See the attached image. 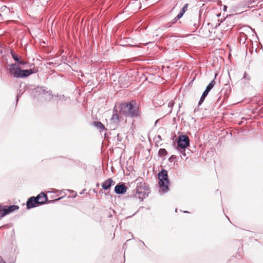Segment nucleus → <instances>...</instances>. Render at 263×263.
<instances>
[{
	"label": "nucleus",
	"instance_id": "obj_1",
	"mask_svg": "<svg viewBox=\"0 0 263 263\" xmlns=\"http://www.w3.org/2000/svg\"><path fill=\"white\" fill-rule=\"evenodd\" d=\"M120 112L132 118L138 117L140 115L139 107L135 101L121 104Z\"/></svg>",
	"mask_w": 263,
	"mask_h": 263
},
{
	"label": "nucleus",
	"instance_id": "obj_2",
	"mask_svg": "<svg viewBox=\"0 0 263 263\" xmlns=\"http://www.w3.org/2000/svg\"><path fill=\"white\" fill-rule=\"evenodd\" d=\"M158 178L159 180V185L161 190L163 192H167L168 190L169 180L168 179L167 172L165 170H162L158 174Z\"/></svg>",
	"mask_w": 263,
	"mask_h": 263
},
{
	"label": "nucleus",
	"instance_id": "obj_3",
	"mask_svg": "<svg viewBox=\"0 0 263 263\" xmlns=\"http://www.w3.org/2000/svg\"><path fill=\"white\" fill-rule=\"evenodd\" d=\"M190 140L186 135H181L179 137L178 141V147L181 149H184L189 145Z\"/></svg>",
	"mask_w": 263,
	"mask_h": 263
},
{
	"label": "nucleus",
	"instance_id": "obj_4",
	"mask_svg": "<svg viewBox=\"0 0 263 263\" xmlns=\"http://www.w3.org/2000/svg\"><path fill=\"white\" fill-rule=\"evenodd\" d=\"M35 198L39 205L45 203L48 201L47 195L43 192L39 194Z\"/></svg>",
	"mask_w": 263,
	"mask_h": 263
},
{
	"label": "nucleus",
	"instance_id": "obj_5",
	"mask_svg": "<svg viewBox=\"0 0 263 263\" xmlns=\"http://www.w3.org/2000/svg\"><path fill=\"white\" fill-rule=\"evenodd\" d=\"M37 205H39L38 204L35 197L34 196L29 198L26 203L27 208L28 209L35 207Z\"/></svg>",
	"mask_w": 263,
	"mask_h": 263
},
{
	"label": "nucleus",
	"instance_id": "obj_6",
	"mask_svg": "<svg viewBox=\"0 0 263 263\" xmlns=\"http://www.w3.org/2000/svg\"><path fill=\"white\" fill-rule=\"evenodd\" d=\"M127 190V187L124 184H118L115 187V192L117 194H124Z\"/></svg>",
	"mask_w": 263,
	"mask_h": 263
},
{
	"label": "nucleus",
	"instance_id": "obj_7",
	"mask_svg": "<svg viewBox=\"0 0 263 263\" xmlns=\"http://www.w3.org/2000/svg\"><path fill=\"white\" fill-rule=\"evenodd\" d=\"M188 8V4H186L182 8L181 11L178 14L176 17L174 18L173 23H175L176 22L180 19L184 14V13L187 11Z\"/></svg>",
	"mask_w": 263,
	"mask_h": 263
},
{
	"label": "nucleus",
	"instance_id": "obj_8",
	"mask_svg": "<svg viewBox=\"0 0 263 263\" xmlns=\"http://www.w3.org/2000/svg\"><path fill=\"white\" fill-rule=\"evenodd\" d=\"M19 207L17 205H10L7 208H3L4 210V215H7L9 214L10 213L18 209Z\"/></svg>",
	"mask_w": 263,
	"mask_h": 263
},
{
	"label": "nucleus",
	"instance_id": "obj_9",
	"mask_svg": "<svg viewBox=\"0 0 263 263\" xmlns=\"http://www.w3.org/2000/svg\"><path fill=\"white\" fill-rule=\"evenodd\" d=\"M37 70L30 69L28 70H22L20 78L27 77L33 73L37 72Z\"/></svg>",
	"mask_w": 263,
	"mask_h": 263
},
{
	"label": "nucleus",
	"instance_id": "obj_10",
	"mask_svg": "<svg viewBox=\"0 0 263 263\" xmlns=\"http://www.w3.org/2000/svg\"><path fill=\"white\" fill-rule=\"evenodd\" d=\"M114 182L113 180L111 178H109L105 180L102 185V187L105 190L108 189L112 185Z\"/></svg>",
	"mask_w": 263,
	"mask_h": 263
},
{
	"label": "nucleus",
	"instance_id": "obj_11",
	"mask_svg": "<svg viewBox=\"0 0 263 263\" xmlns=\"http://www.w3.org/2000/svg\"><path fill=\"white\" fill-rule=\"evenodd\" d=\"M224 23H230V26H229V25H227V30H229V29H231L232 28V27L234 26V21H233L232 20H230L229 18L228 17H226V18H224L223 22Z\"/></svg>",
	"mask_w": 263,
	"mask_h": 263
},
{
	"label": "nucleus",
	"instance_id": "obj_12",
	"mask_svg": "<svg viewBox=\"0 0 263 263\" xmlns=\"http://www.w3.org/2000/svg\"><path fill=\"white\" fill-rule=\"evenodd\" d=\"M9 66H10V68H9V69L10 73L14 75L18 65H16V64H11L10 65H9Z\"/></svg>",
	"mask_w": 263,
	"mask_h": 263
},
{
	"label": "nucleus",
	"instance_id": "obj_13",
	"mask_svg": "<svg viewBox=\"0 0 263 263\" xmlns=\"http://www.w3.org/2000/svg\"><path fill=\"white\" fill-rule=\"evenodd\" d=\"M92 124L100 130H104L105 129L104 125L100 122L95 121L92 122Z\"/></svg>",
	"mask_w": 263,
	"mask_h": 263
},
{
	"label": "nucleus",
	"instance_id": "obj_14",
	"mask_svg": "<svg viewBox=\"0 0 263 263\" xmlns=\"http://www.w3.org/2000/svg\"><path fill=\"white\" fill-rule=\"evenodd\" d=\"M209 92V91L208 90L205 89L204 90V91L203 92L202 95L201 96V97L200 98V101H199V102L198 103V105H200L202 103V102L204 101V100L205 99V98L208 95Z\"/></svg>",
	"mask_w": 263,
	"mask_h": 263
},
{
	"label": "nucleus",
	"instance_id": "obj_15",
	"mask_svg": "<svg viewBox=\"0 0 263 263\" xmlns=\"http://www.w3.org/2000/svg\"><path fill=\"white\" fill-rule=\"evenodd\" d=\"M215 85V81L214 80H212L207 86L205 89L210 91Z\"/></svg>",
	"mask_w": 263,
	"mask_h": 263
},
{
	"label": "nucleus",
	"instance_id": "obj_16",
	"mask_svg": "<svg viewBox=\"0 0 263 263\" xmlns=\"http://www.w3.org/2000/svg\"><path fill=\"white\" fill-rule=\"evenodd\" d=\"M21 72L22 70L21 69L20 67L18 66L13 76L15 78H20Z\"/></svg>",
	"mask_w": 263,
	"mask_h": 263
},
{
	"label": "nucleus",
	"instance_id": "obj_17",
	"mask_svg": "<svg viewBox=\"0 0 263 263\" xmlns=\"http://www.w3.org/2000/svg\"><path fill=\"white\" fill-rule=\"evenodd\" d=\"M167 154V151L164 148H161L159 151V155L161 157H163Z\"/></svg>",
	"mask_w": 263,
	"mask_h": 263
},
{
	"label": "nucleus",
	"instance_id": "obj_18",
	"mask_svg": "<svg viewBox=\"0 0 263 263\" xmlns=\"http://www.w3.org/2000/svg\"><path fill=\"white\" fill-rule=\"evenodd\" d=\"M11 54L13 59L18 63L20 60V57H19L14 52L11 51Z\"/></svg>",
	"mask_w": 263,
	"mask_h": 263
},
{
	"label": "nucleus",
	"instance_id": "obj_19",
	"mask_svg": "<svg viewBox=\"0 0 263 263\" xmlns=\"http://www.w3.org/2000/svg\"><path fill=\"white\" fill-rule=\"evenodd\" d=\"M4 210L3 208H2L0 206V219L5 216L6 215H4Z\"/></svg>",
	"mask_w": 263,
	"mask_h": 263
},
{
	"label": "nucleus",
	"instance_id": "obj_20",
	"mask_svg": "<svg viewBox=\"0 0 263 263\" xmlns=\"http://www.w3.org/2000/svg\"><path fill=\"white\" fill-rule=\"evenodd\" d=\"M112 120H119V116H118V115L117 114H113L112 116Z\"/></svg>",
	"mask_w": 263,
	"mask_h": 263
},
{
	"label": "nucleus",
	"instance_id": "obj_21",
	"mask_svg": "<svg viewBox=\"0 0 263 263\" xmlns=\"http://www.w3.org/2000/svg\"><path fill=\"white\" fill-rule=\"evenodd\" d=\"M179 150L180 151V152H181V153H182V155H183L184 156H185V148L181 149V148H179Z\"/></svg>",
	"mask_w": 263,
	"mask_h": 263
},
{
	"label": "nucleus",
	"instance_id": "obj_22",
	"mask_svg": "<svg viewBox=\"0 0 263 263\" xmlns=\"http://www.w3.org/2000/svg\"><path fill=\"white\" fill-rule=\"evenodd\" d=\"M18 63L21 64H23V65H25L26 64V62L24 61H19V62H18Z\"/></svg>",
	"mask_w": 263,
	"mask_h": 263
},
{
	"label": "nucleus",
	"instance_id": "obj_23",
	"mask_svg": "<svg viewBox=\"0 0 263 263\" xmlns=\"http://www.w3.org/2000/svg\"><path fill=\"white\" fill-rule=\"evenodd\" d=\"M0 263H6V262L4 261L3 259H2V260L0 261Z\"/></svg>",
	"mask_w": 263,
	"mask_h": 263
}]
</instances>
